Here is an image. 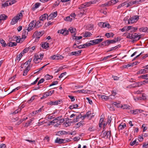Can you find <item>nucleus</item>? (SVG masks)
Here are the masks:
<instances>
[{"mask_svg":"<svg viewBox=\"0 0 148 148\" xmlns=\"http://www.w3.org/2000/svg\"><path fill=\"white\" fill-rule=\"evenodd\" d=\"M23 16L22 13L20 12L16 16H15L12 19L10 24L12 25H14L19 20L21 19Z\"/></svg>","mask_w":148,"mask_h":148,"instance_id":"f257e3e1","label":"nucleus"},{"mask_svg":"<svg viewBox=\"0 0 148 148\" xmlns=\"http://www.w3.org/2000/svg\"><path fill=\"white\" fill-rule=\"evenodd\" d=\"M101 135L103 137L105 138L110 139L111 137V131H104V130H103L102 132Z\"/></svg>","mask_w":148,"mask_h":148,"instance_id":"f03ea898","label":"nucleus"},{"mask_svg":"<svg viewBox=\"0 0 148 148\" xmlns=\"http://www.w3.org/2000/svg\"><path fill=\"white\" fill-rule=\"evenodd\" d=\"M139 19V17L137 15H134L130 17L129 20H127L129 24H132L136 22Z\"/></svg>","mask_w":148,"mask_h":148,"instance_id":"7ed1b4c3","label":"nucleus"},{"mask_svg":"<svg viewBox=\"0 0 148 148\" xmlns=\"http://www.w3.org/2000/svg\"><path fill=\"white\" fill-rule=\"evenodd\" d=\"M44 33V31H41L39 32L36 31L33 34V36L36 38L38 39Z\"/></svg>","mask_w":148,"mask_h":148,"instance_id":"20e7f679","label":"nucleus"},{"mask_svg":"<svg viewBox=\"0 0 148 148\" xmlns=\"http://www.w3.org/2000/svg\"><path fill=\"white\" fill-rule=\"evenodd\" d=\"M35 23V20H33L30 23L28 27L27 28L28 31H30L34 27H36Z\"/></svg>","mask_w":148,"mask_h":148,"instance_id":"39448f33","label":"nucleus"},{"mask_svg":"<svg viewBox=\"0 0 148 148\" xmlns=\"http://www.w3.org/2000/svg\"><path fill=\"white\" fill-rule=\"evenodd\" d=\"M103 39V38L97 39L93 40H91L89 41L90 43L91 44V45H94L98 44L99 43L101 42Z\"/></svg>","mask_w":148,"mask_h":148,"instance_id":"423d86ee","label":"nucleus"},{"mask_svg":"<svg viewBox=\"0 0 148 148\" xmlns=\"http://www.w3.org/2000/svg\"><path fill=\"white\" fill-rule=\"evenodd\" d=\"M116 42V41L114 40H107L102 43V45L105 46H108L110 44L114 43Z\"/></svg>","mask_w":148,"mask_h":148,"instance_id":"0eeeda50","label":"nucleus"},{"mask_svg":"<svg viewBox=\"0 0 148 148\" xmlns=\"http://www.w3.org/2000/svg\"><path fill=\"white\" fill-rule=\"evenodd\" d=\"M54 90L50 91L49 92H46L43 95L42 97H41V99L45 98L51 95L54 93Z\"/></svg>","mask_w":148,"mask_h":148,"instance_id":"6e6552de","label":"nucleus"},{"mask_svg":"<svg viewBox=\"0 0 148 148\" xmlns=\"http://www.w3.org/2000/svg\"><path fill=\"white\" fill-rule=\"evenodd\" d=\"M57 15V12H55L51 14L49 16L47 17V19L50 20L52 19L56 16Z\"/></svg>","mask_w":148,"mask_h":148,"instance_id":"1a4fd4ad","label":"nucleus"},{"mask_svg":"<svg viewBox=\"0 0 148 148\" xmlns=\"http://www.w3.org/2000/svg\"><path fill=\"white\" fill-rule=\"evenodd\" d=\"M139 78H142L146 79V80L143 81L144 83H148V74L141 75L138 77Z\"/></svg>","mask_w":148,"mask_h":148,"instance_id":"9d476101","label":"nucleus"},{"mask_svg":"<svg viewBox=\"0 0 148 148\" xmlns=\"http://www.w3.org/2000/svg\"><path fill=\"white\" fill-rule=\"evenodd\" d=\"M35 25L36 28L39 27L43 24V23L40 20L39 21H36V20H35Z\"/></svg>","mask_w":148,"mask_h":148,"instance_id":"9b49d317","label":"nucleus"},{"mask_svg":"<svg viewBox=\"0 0 148 148\" xmlns=\"http://www.w3.org/2000/svg\"><path fill=\"white\" fill-rule=\"evenodd\" d=\"M146 99V96L145 95V94H143L142 95V97H138L136 98H134V99L136 101H137L139 100H144Z\"/></svg>","mask_w":148,"mask_h":148,"instance_id":"f8f14e48","label":"nucleus"},{"mask_svg":"<svg viewBox=\"0 0 148 148\" xmlns=\"http://www.w3.org/2000/svg\"><path fill=\"white\" fill-rule=\"evenodd\" d=\"M20 36L19 37V38H18V37L16 36H13V38L14 39H16V42L17 43L21 42L24 40V39L22 37L21 38H20Z\"/></svg>","mask_w":148,"mask_h":148,"instance_id":"ddd939ff","label":"nucleus"},{"mask_svg":"<svg viewBox=\"0 0 148 148\" xmlns=\"http://www.w3.org/2000/svg\"><path fill=\"white\" fill-rule=\"evenodd\" d=\"M62 122V121H55V122H51V121H50V124H53L54 127H58L60 125L61 123Z\"/></svg>","mask_w":148,"mask_h":148,"instance_id":"4468645a","label":"nucleus"},{"mask_svg":"<svg viewBox=\"0 0 148 148\" xmlns=\"http://www.w3.org/2000/svg\"><path fill=\"white\" fill-rule=\"evenodd\" d=\"M140 38V36L136 33H134L133 35V39H134V40H133V42H134L135 41H137L139 40Z\"/></svg>","mask_w":148,"mask_h":148,"instance_id":"2eb2a0df","label":"nucleus"},{"mask_svg":"<svg viewBox=\"0 0 148 148\" xmlns=\"http://www.w3.org/2000/svg\"><path fill=\"white\" fill-rule=\"evenodd\" d=\"M69 32L70 31L72 34V36H75L76 35V29L75 28H73L72 27H70L68 29Z\"/></svg>","mask_w":148,"mask_h":148,"instance_id":"dca6fc26","label":"nucleus"},{"mask_svg":"<svg viewBox=\"0 0 148 148\" xmlns=\"http://www.w3.org/2000/svg\"><path fill=\"white\" fill-rule=\"evenodd\" d=\"M60 100H57L56 101H51L48 103V105H57L58 104H60Z\"/></svg>","mask_w":148,"mask_h":148,"instance_id":"f3484780","label":"nucleus"},{"mask_svg":"<svg viewBox=\"0 0 148 148\" xmlns=\"http://www.w3.org/2000/svg\"><path fill=\"white\" fill-rule=\"evenodd\" d=\"M64 140L63 139H61L58 138H57L55 140V143H58L60 144L62 143H64Z\"/></svg>","mask_w":148,"mask_h":148,"instance_id":"a211bd4d","label":"nucleus"},{"mask_svg":"<svg viewBox=\"0 0 148 148\" xmlns=\"http://www.w3.org/2000/svg\"><path fill=\"white\" fill-rule=\"evenodd\" d=\"M28 31L27 29H26L23 30L22 35V37L25 40L26 37V36L28 34Z\"/></svg>","mask_w":148,"mask_h":148,"instance_id":"6ab92c4d","label":"nucleus"},{"mask_svg":"<svg viewBox=\"0 0 148 148\" xmlns=\"http://www.w3.org/2000/svg\"><path fill=\"white\" fill-rule=\"evenodd\" d=\"M62 117V116H59L58 117L55 119H53L52 121H51V122H55V121H62V122H63L64 120L63 119H61V118Z\"/></svg>","mask_w":148,"mask_h":148,"instance_id":"aec40b11","label":"nucleus"},{"mask_svg":"<svg viewBox=\"0 0 148 148\" xmlns=\"http://www.w3.org/2000/svg\"><path fill=\"white\" fill-rule=\"evenodd\" d=\"M43 107V106H42V108H40L39 109H38V110H36L35 111L33 112L32 113V116H34V115H36L39 112H41L42 111V110H43V109H42V108Z\"/></svg>","mask_w":148,"mask_h":148,"instance_id":"412c9836","label":"nucleus"},{"mask_svg":"<svg viewBox=\"0 0 148 148\" xmlns=\"http://www.w3.org/2000/svg\"><path fill=\"white\" fill-rule=\"evenodd\" d=\"M48 15L47 14H44L39 17V20L41 21H43L46 19V17Z\"/></svg>","mask_w":148,"mask_h":148,"instance_id":"4be33fe9","label":"nucleus"},{"mask_svg":"<svg viewBox=\"0 0 148 148\" xmlns=\"http://www.w3.org/2000/svg\"><path fill=\"white\" fill-rule=\"evenodd\" d=\"M119 1L118 0H111L108 1L109 5L110 6L114 5Z\"/></svg>","mask_w":148,"mask_h":148,"instance_id":"5701e85b","label":"nucleus"},{"mask_svg":"<svg viewBox=\"0 0 148 148\" xmlns=\"http://www.w3.org/2000/svg\"><path fill=\"white\" fill-rule=\"evenodd\" d=\"M68 134V132L64 131H59L57 132L56 134L59 136H61L64 134Z\"/></svg>","mask_w":148,"mask_h":148,"instance_id":"b1692460","label":"nucleus"},{"mask_svg":"<svg viewBox=\"0 0 148 148\" xmlns=\"http://www.w3.org/2000/svg\"><path fill=\"white\" fill-rule=\"evenodd\" d=\"M144 69H141L139 71L137 72V74H140L148 73L147 71L145 68Z\"/></svg>","mask_w":148,"mask_h":148,"instance_id":"393cba45","label":"nucleus"},{"mask_svg":"<svg viewBox=\"0 0 148 148\" xmlns=\"http://www.w3.org/2000/svg\"><path fill=\"white\" fill-rule=\"evenodd\" d=\"M126 124L125 123H121L120 124L118 127V129L119 130H122L124 129V128L126 127Z\"/></svg>","mask_w":148,"mask_h":148,"instance_id":"a878e982","label":"nucleus"},{"mask_svg":"<svg viewBox=\"0 0 148 148\" xmlns=\"http://www.w3.org/2000/svg\"><path fill=\"white\" fill-rule=\"evenodd\" d=\"M83 36L84 37H88L90 36L91 35H92V34L90 32H86L84 33H83Z\"/></svg>","mask_w":148,"mask_h":148,"instance_id":"bb28decb","label":"nucleus"},{"mask_svg":"<svg viewBox=\"0 0 148 148\" xmlns=\"http://www.w3.org/2000/svg\"><path fill=\"white\" fill-rule=\"evenodd\" d=\"M17 43L15 42H10L7 43V46L9 47H13L16 46Z\"/></svg>","mask_w":148,"mask_h":148,"instance_id":"cd10ccee","label":"nucleus"},{"mask_svg":"<svg viewBox=\"0 0 148 148\" xmlns=\"http://www.w3.org/2000/svg\"><path fill=\"white\" fill-rule=\"evenodd\" d=\"M34 118H32L31 119H30L25 123L26 126L28 127L31 125L32 122L34 120Z\"/></svg>","mask_w":148,"mask_h":148,"instance_id":"c85d7f7f","label":"nucleus"},{"mask_svg":"<svg viewBox=\"0 0 148 148\" xmlns=\"http://www.w3.org/2000/svg\"><path fill=\"white\" fill-rule=\"evenodd\" d=\"M82 45L83 48H84L90 46L91 45V44L90 43L89 41V42H87L85 44Z\"/></svg>","mask_w":148,"mask_h":148,"instance_id":"c756f323","label":"nucleus"},{"mask_svg":"<svg viewBox=\"0 0 148 148\" xmlns=\"http://www.w3.org/2000/svg\"><path fill=\"white\" fill-rule=\"evenodd\" d=\"M7 18V16L5 14H3L0 15V19L2 20H5Z\"/></svg>","mask_w":148,"mask_h":148,"instance_id":"7c9ffc66","label":"nucleus"},{"mask_svg":"<svg viewBox=\"0 0 148 148\" xmlns=\"http://www.w3.org/2000/svg\"><path fill=\"white\" fill-rule=\"evenodd\" d=\"M49 44L47 42L43 43L42 45V47L46 49L49 47Z\"/></svg>","mask_w":148,"mask_h":148,"instance_id":"2f4dec72","label":"nucleus"},{"mask_svg":"<svg viewBox=\"0 0 148 148\" xmlns=\"http://www.w3.org/2000/svg\"><path fill=\"white\" fill-rule=\"evenodd\" d=\"M78 107V105L77 104H73L69 106V108L70 109H75Z\"/></svg>","mask_w":148,"mask_h":148,"instance_id":"473e14b6","label":"nucleus"},{"mask_svg":"<svg viewBox=\"0 0 148 148\" xmlns=\"http://www.w3.org/2000/svg\"><path fill=\"white\" fill-rule=\"evenodd\" d=\"M23 56L22 53H20L18 55H17L16 58V60H18V61H20L22 56Z\"/></svg>","mask_w":148,"mask_h":148,"instance_id":"72a5a7b5","label":"nucleus"},{"mask_svg":"<svg viewBox=\"0 0 148 148\" xmlns=\"http://www.w3.org/2000/svg\"><path fill=\"white\" fill-rule=\"evenodd\" d=\"M0 42L2 45V46L3 47H5L6 46H7V44H6L5 41L3 39L0 40Z\"/></svg>","mask_w":148,"mask_h":148,"instance_id":"f704fd0d","label":"nucleus"},{"mask_svg":"<svg viewBox=\"0 0 148 148\" xmlns=\"http://www.w3.org/2000/svg\"><path fill=\"white\" fill-rule=\"evenodd\" d=\"M113 98H114V97H113ZM101 98L102 99H104L105 100H107L109 99H112V98L111 97V96H107L105 95H102L101 96Z\"/></svg>","mask_w":148,"mask_h":148,"instance_id":"c9c22d12","label":"nucleus"},{"mask_svg":"<svg viewBox=\"0 0 148 148\" xmlns=\"http://www.w3.org/2000/svg\"><path fill=\"white\" fill-rule=\"evenodd\" d=\"M64 57L60 55H56V60H62L64 58Z\"/></svg>","mask_w":148,"mask_h":148,"instance_id":"e433bc0d","label":"nucleus"},{"mask_svg":"<svg viewBox=\"0 0 148 148\" xmlns=\"http://www.w3.org/2000/svg\"><path fill=\"white\" fill-rule=\"evenodd\" d=\"M147 27H143L139 29L140 31L142 32H147Z\"/></svg>","mask_w":148,"mask_h":148,"instance_id":"4c0bfd02","label":"nucleus"},{"mask_svg":"<svg viewBox=\"0 0 148 148\" xmlns=\"http://www.w3.org/2000/svg\"><path fill=\"white\" fill-rule=\"evenodd\" d=\"M29 71L28 66H27L25 70L23 73V75L24 76H25L27 75V73Z\"/></svg>","mask_w":148,"mask_h":148,"instance_id":"58836bf2","label":"nucleus"},{"mask_svg":"<svg viewBox=\"0 0 148 148\" xmlns=\"http://www.w3.org/2000/svg\"><path fill=\"white\" fill-rule=\"evenodd\" d=\"M114 34L112 33H107L106 34L105 36H106L108 38H110L111 37H112L114 36Z\"/></svg>","mask_w":148,"mask_h":148,"instance_id":"ea45409f","label":"nucleus"},{"mask_svg":"<svg viewBox=\"0 0 148 148\" xmlns=\"http://www.w3.org/2000/svg\"><path fill=\"white\" fill-rule=\"evenodd\" d=\"M137 84H136V83H135L130 85L127 87L129 88H131L137 87Z\"/></svg>","mask_w":148,"mask_h":148,"instance_id":"a19ab883","label":"nucleus"},{"mask_svg":"<svg viewBox=\"0 0 148 148\" xmlns=\"http://www.w3.org/2000/svg\"><path fill=\"white\" fill-rule=\"evenodd\" d=\"M64 19L65 21H71L73 20V18H71L70 16H69L64 18Z\"/></svg>","mask_w":148,"mask_h":148,"instance_id":"79ce46f5","label":"nucleus"},{"mask_svg":"<svg viewBox=\"0 0 148 148\" xmlns=\"http://www.w3.org/2000/svg\"><path fill=\"white\" fill-rule=\"evenodd\" d=\"M104 119L103 118H101L100 119L99 122V126L100 127H101V125L103 124L102 123L103 122Z\"/></svg>","mask_w":148,"mask_h":148,"instance_id":"37998d69","label":"nucleus"},{"mask_svg":"<svg viewBox=\"0 0 148 148\" xmlns=\"http://www.w3.org/2000/svg\"><path fill=\"white\" fill-rule=\"evenodd\" d=\"M40 3H37L35 4H34L33 6V8L34 9H36L38 8L39 6H40Z\"/></svg>","mask_w":148,"mask_h":148,"instance_id":"c03bdc74","label":"nucleus"},{"mask_svg":"<svg viewBox=\"0 0 148 148\" xmlns=\"http://www.w3.org/2000/svg\"><path fill=\"white\" fill-rule=\"evenodd\" d=\"M82 51V50H79L77 51H74L75 56H78L80 54Z\"/></svg>","mask_w":148,"mask_h":148,"instance_id":"a18cd8bd","label":"nucleus"},{"mask_svg":"<svg viewBox=\"0 0 148 148\" xmlns=\"http://www.w3.org/2000/svg\"><path fill=\"white\" fill-rule=\"evenodd\" d=\"M36 96V95H34L32 96L29 100H28L27 102L29 103L32 102L35 99V97Z\"/></svg>","mask_w":148,"mask_h":148,"instance_id":"49530a36","label":"nucleus"},{"mask_svg":"<svg viewBox=\"0 0 148 148\" xmlns=\"http://www.w3.org/2000/svg\"><path fill=\"white\" fill-rule=\"evenodd\" d=\"M45 78L47 80H49L53 78V76L52 75H50L49 74H47L45 76Z\"/></svg>","mask_w":148,"mask_h":148,"instance_id":"de8ad7c7","label":"nucleus"},{"mask_svg":"<svg viewBox=\"0 0 148 148\" xmlns=\"http://www.w3.org/2000/svg\"><path fill=\"white\" fill-rule=\"evenodd\" d=\"M74 36V37L73 38V39H74L75 40H79V39H82V36Z\"/></svg>","mask_w":148,"mask_h":148,"instance_id":"09e8293b","label":"nucleus"},{"mask_svg":"<svg viewBox=\"0 0 148 148\" xmlns=\"http://www.w3.org/2000/svg\"><path fill=\"white\" fill-rule=\"evenodd\" d=\"M16 1L15 0H10L8 1L9 4L10 5H11L15 3Z\"/></svg>","mask_w":148,"mask_h":148,"instance_id":"8fccbe9b","label":"nucleus"},{"mask_svg":"<svg viewBox=\"0 0 148 148\" xmlns=\"http://www.w3.org/2000/svg\"><path fill=\"white\" fill-rule=\"evenodd\" d=\"M135 4V2H134V1L133 2H130L128 3H127V5L126 6V7H128L131 6L133 4Z\"/></svg>","mask_w":148,"mask_h":148,"instance_id":"3c124183","label":"nucleus"},{"mask_svg":"<svg viewBox=\"0 0 148 148\" xmlns=\"http://www.w3.org/2000/svg\"><path fill=\"white\" fill-rule=\"evenodd\" d=\"M22 108H21L20 107V108H18V109L15 110L14 112H13V113H12L13 114H16L18 113L19 112H20Z\"/></svg>","mask_w":148,"mask_h":148,"instance_id":"603ef678","label":"nucleus"},{"mask_svg":"<svg viewBox=\"0 0 148 148\" xmlns=\"http://www.w3.org/2000/svg\"><path fill=\"white\" fill-rule=\"evenodd\" d=\"M78 93H86V90H78L76 91Z\"/></svg>","mask_w":148,"mask_h":148,"instance_id":"864d4df0","label":"nucleus"},{"mask_svg":"<svg viewBox=\"0 0 148 148\" xmlns=\"http://www.w3.org/2000/svg\"><path fill=\"white\" fill-rule=\"evenodd\" d=\"M130 106L127 105H122V108L123 109H130Z\"/></svg>","mask_w":148,"mask_h":148,"instance_id":"5fc2aeb1","label":"nucleus"},{"mask_svg":"<svg viewBox=\"0 0 148 148\" xmlns=\"http://www.w3.org/2000/svg\"><path fill=\"white\" fill-rule=\"evenodd\" d=\"M85 4V3L83 4H81L79 7V9H82L84 8H86V6Z\"/></svg>","mask_w":148,"mask_h":148,"instance_id":"6e6d98bb","label":"nucleus"},{"mask_svg":"<svg viewBox=\"0 0 148 148\" xmlns=\"http://www.w3.org/2000/svg\"><path fill=\"white\" fill-rule=\"evenodd\" d=\"M87 10L86 9L83 10V11H81L80 12V14L81 15H83L85 14L86 12H87Z\"/></svg>","mask_w":148,"mask_h":148,"instance_id":"4d7b16f0","label":"nucleus"},{"mask_svg":"<svg viewBox=\"0 0 148 148\" xmlns=\"http://www.w3.org/2000/svg\"><path fill=\"white\" fill-rule=\"evenodd\" d=\"M34 62L36 64H37L39 62H40V61L41 60H39V59H37L36 58H34V59L33 60Z\"/></svg>","mask_w":148,"mask_h":148,"instance_id":"13d9d810","label":"nucleus"},{"mask_svg":"<svg viewBox=\"0 0 148 148\" xmlns=\"http://www.w3.org/2000/svg\"><path fill=\"white\" fill-rule=\"evenodd\" d=\"M136 84H137V87H138L139 86H141V85H142L143 84H144V82H136Z\"/></svg>","mask_w":148,"mask_h":148,"instance_id":"bf43d9fd","label":"nucleus"},{"mask_svg":"<svg viewBox=\"0 0 148 148\" xmlns=\"http://www.w3.org/2000/svg\"><path fill=\"white\" fill-rule=\"evenodd\" d=\"M25 140L28 141L29 143H33L34 144L36 145V142L35 140H28V139H25Z\"/></svg>","mask_w":148,"mask_h":148,"instance_id":"052dcab7","label":"nucleus"},{"mask_svg":"<svg viewBox=\"0 0 148 148\" xmlns=\"http://www.w3.org/2000/svg\"><path fill=\"white\" fill-rule=\"evenodd\" d=\"M104 23V25L103 26V28L107 27L108 28H109L110 27V25L109 23Z\"/></svg>","mask_w":148,"mask_h":148,"instance_id":"680f3d73","label":"nucleus"},{"mask_svg":"<svg viewBox=\"0 0 148 148\" xmlns=\"http://www.w3.org/2000/svg\"><path fill=\"white\" fill-rule=\"evenodd\" d=\"M127 38L130 39H133V34L129 33L128 35L127 36Z\"/></svg>","mask_w":148,"mask_h":148,"instance_id":"e2e57ef3","label":"nucleus"},{"mask_svg":"<svg viewBox=\"0 0 148 148\" xmlns=\"http://www.w3.org/2000/svg\"><path fill=\"white\" fill-rule=\"evenodd\" d=\"M68 97L71 99L72 101H74L75 100V98L74 96L71 95H68Z\"/></svg>","mask_w":148,"mask_h":148,"instance_id":"0e129e2a","label":"nucleus"},{"mask_svg":"<svg viewBox=\"0 0 148 148\" xmlns=\"http://www.w3.org/2000/svg\"><path fill=\"white\" fill-rule=\"evenodd\" d=\"M66 74V72H65L64 73H62L60 76L59 77L60 78H62L64 75H65Z\"/></svg>","mask_w":148,"mask_h":148,"instance_id":"69168bd1","label":"nucleus"},{"mask_svg":"<svg viewBox=\"0 0 148 148\" xmlns=\"http://www.w3.org/2000/svg\"><path fill=\"white\" fill-rule=\"evenodd\" d=\"M112 120V119L111 118V116H108V123L110 124L111 123V121Z\"/></svg>","mask_w":148,"mask_h":148,"instance_id":"338daca9","label":"nucleus"},{"mask_svg":"<svg viewBox=\"0 0 148 148\" xmlns=\"http://www.w3.org/2000/svg\"><path fill=\"white\" fill-rule=\"evenodd\" d=\"M104 24V23L103 22L99 23L98 24L99 26L101 27H103Z\"/></svg>","mask_w":148,"mask_h":148,"instance_id":"774afa93","label":"nucleus"}]
</instances>
